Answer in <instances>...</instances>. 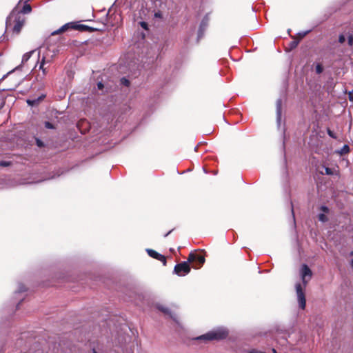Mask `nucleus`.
I'll return each mask as SVG.
<instances>
[{
    "instance_id": "1",
    "label": "nucleus",
    "mask_w": 353,
    "mask_h": 353,
    "mask_svg": "<svg viewBox=\"0 0 353 353\" xmlns=\"http://www.w3.org/2000/svg\"><path fill=\"white\" fill-rule=\"evenodd\" d=\"M300 275L303 283V286H302L300 283H296V292L299 307L302 310H304L306 305L304 290L306 285L312 278V272L307 265L303 264L302 265L300 270Z\"/></svg>"
},
{
    "instance_id": "2",
    "label": "nucleus",
    "mask_w": 353,
    "mask_h": 353,
    "mask_svg": "<svg viewBox=\"0 0 353 353\" xmlns=\"http://www.w3.org/2000/svg\"><path fill=\"white\" fill-rule=\"evenodd\" d=\"M25 23V17L17 13V9H14L6 20V28L12 27V30L16 34H19Z\"/></svg>"
},
{
    "instance_id": "3",
    "label": "nucleus",
    "mask_w": 353,
    "mask_h": 353,
    "mask_svg": "<svg viewBox=\"0 0 353 353\" xmlns=\"http://www.w3.org/2000/svg\"><path fill=\"white\" fill-rule=\"evenodd\" d=\"M228 335V331L224 327H219L212 330L205 334L198 336L196 340L212 341L221 340L226 338Z\"/></svg>"
},
{
    "instance_id": "4",
    "label": "nucleus",
    "mask_w": 353,
    "mask_h": 353,
    "mask_svg": "<svg viewBox=\"0 0 353 353\" xmlns=\"http://www.w3.org/2000/svg\"><path fill=\"white\" fill-rule=\"evenodd\" d=\"M190 271L188 263L186 261L176 264L174 267V272L177 275L181 276L188 274Z\"/></svg>"
},
{
    "instance_id": "5",
    "label": "nucleus",
    "mask_w": 353,
    "mask_h": 353,
    "mask_svg": "<svg viewBox=\"0 0 353 353\" xmlns=\"http://www.w3.org/2000/svg\"><path fill=\"white\" fill-rule=\"evenodd\" d=\"M146 252L150 257L161 261L163 265H166V259L163 255L158 253L157 252L152 249H147Z\"/></svg>"
},
{
    "instance_id": "6",
    "label": "nucleus",
    "mask_w": 353,
    "mask_h": 353,
    "mask_svg": "<svg viewBox=\"0 0 353 353\" xmlns=\"http://www.w3.org/2000/svg\"><path fill=\"white\" fill-rule=\"evenodd\" d=\"M189 262H194L196 261L199 267L202 265L205 262V258L203 255L196 254L194 253H190L188 257Z\"/></svg>"
},
{
    "instance_id": "7",
    "label": "nucleus",
    "mask_w": 353,
    "mask_h": 353,
    "mask_svg": "<svg viewBox=\"0 0 353 353\" xmlns=\"http://www.w3.org/2000/svg\"><path fill=\"white\" fill-rule=\"evenodd\" d=\"M77 26H76L73 23H68L63 25V26H61L57 30L54 31L52 33V34L54 35V34H60L61 32H63L68 30V29H77Z\"/></svg>"
},
{
    "instance_id": "8",
    "label": "nucleus",
    "mask_w": 353,
    "mask_h": 353,
    "mask_svg": "<svg viewBox=\"0 0 353 353\" xmlns=\"http://www.w3.org/2000/svg\"><path fill=\"white\" fill-rule=\"evenodd\" d=\"M281 99H278L276 101V122L278 127L279 128L281 125Z\"/></svg>"
},
{
    "instance_id": "9",
    "label": "nucleus",
    "mask_w": 353,
    "mask_h": 353,
    "mask_svg": "<svg viewBox=\"0 0 353 353\" xmlns=\"http://www.w3.org/2000/svg\"><path fill=\"white\" fill-rule=\"evenodd\" d=\"M208 18H205L201 23V25H200V28H199V37H201V35L203 34V32L205 30V28L208 26Z\"/></svg>"
},
{
    "instance_id": "10",
    "label": "nucleus",
    "mask_w": 353,
    "mask_h": 353,
    "mask_svg": "<svg viewBox=\"0 0 353 353\" xmlns=\"http://www.w3.org/2000/svg\"><path fill=\"white\" fill-rule=\"evenodd\" d=\"M32 10L31 6L29 4H26L23 6L22 9L20 11L17 10V13L19 14H28L30 13Z\"/></svg>"
},
{
    "instance_id": "11",
    "label": "nucleus",
    "mask_w": 353,
    "mask_h": 353,
    "mask_svg": "<svg viewBox=\"0 0 353 353\" xmlns=\"http://www.w3.org/2000/svg\"><path fill=\"white\" fill-rule=\"evenodd\" d=\"M36 51H37V50H31V51L24 54L22 57V61H21L22 63H26L29 60V59L31 57L32 54H34Z\"/></svg>"
},
{
    "instance_id": "12",
    "label": "nucleus",
    "mask_w": 353,
    "mask_h": 353,
    "mask_svg": "<svg viewBox=\"0 0 353 353\" xmlns=\"http://www.w3.org/2000/svg\"><path fill=\"white\" fill-rule=\"evenodd\" d=\"M39 69L42 71V74H39L37 78H40V80H42L47 74L48 70L47 68H45L42 64H39Z\"/></svg>"
},
{
    "instance_id": "13",
    "label": "nucleus",
    "mask_w": 353,
    "mask_h": 353,
    "mask_svg": "<svg viewBox=\"0 0 353 353\" xmlns=\"http://www.w3.org/2000/svg\"><path fill=\"white\" fill-rule=\"evenodd\" d=\"M349 152H350L349 146L347 145H344L342 147V148L340 150L337 151L336 152L341 155H343V154L349 153Z\"/></svg>"
},
{
    "instance_id": "14",
    "label": "nucleus",
    "mask_w": 353,
    "mask_h": 353,
    "mask_svg": "<svg viewBox=\"0 0 353 353\" xmlns=\"http://www.w3.org/2000/svg\"><path fill=\"white\" fill-rule=\"evenodd\" d=\"M45 97L44 95H42L41 97H40L39 98H38L37 99H34V100H28L27 101V103L29 104V105H33L36 103H37L39 101L42 100L43 98Z\"/></svg>"
},
{
    "instance_id": "15",
    "label": "nucleus",
    "mask_w": 353,
    "mask_h": 353,
    "mask_svg": "<svg viewBox=\"0 0 353 353\" xmlns=\"http://www.w3.org/2000/svg\"><path fill=\"white\" fill-rule=\"evenodd\" d=\"M158 308H159V310L162 311L165 314L170 315V317L173 318L172 316L171 315V313H170V312L168 308H167L165 307H163V306H158Z\"/></svg>"
},
{
    "instance_id": "16",
    "label": "nucleus",
    "mask_w": 353,
    "mask_h": 353,
    "mask_svg": "<svg viewBox=\"0 0 353 353\" xmlns=\"http://www.w3.org/2000/svg\"><path fill=\"white\" fill-rule=\"evenodd\" d=\"M319 220L321 222H325L327 221V219L325 216V213H321L319 214Z\"/></svg>"
},
{
    "instance_id": "17",
    "label": "nucleus",
    "mask_w": 353,
    "mask_h": 353,
    "mask_svg": "<svg viewBox=\"0 0 353 353\" xmlns=\"http://www.w3.org/2000/svg\"><path fill=\"white\" fill-rule=\"evenodd\" d=\"M323 67L321 64H317L316 66V72L317 74H321L323 72Z\"/></svg>"
},
{
    "instance_id": "18",
    "label": "nucleus",
    "mask_w": 353,
    "mask_h": 353,
    "mask_svg": "<svg viewBox=\"0 0 353 353\" xmlns=\"http://www.w3.org/2000/svg\"><path fill=\"white\" fill-rule=\"evenodd\" d=\"M121 83L125 86H128L130 85V81L125 78H122L121 79Z\"/></svg>"
},
{
    "instance_id": "19",
    "label": "nucleus",
    "mask_w": 353,
    "mask_h": 353,
    "mask_svg": "<svg viewBox=\"0 0 353 353\" xmlns=\"http://www.w3.org/2000/svg\"><path fill=\"white\" fill-rule=\"evenodd\" d=\"M327 134L328 135L332 137V138H334V139H336V136L335 135V134L330 129H327Z\"/></svg>"
},
{
    "instance_id": "20",
    "label": "nucleus",
    "mask_w": 353,
    "mask_h": 353,
    "mask_svg": "<svg viewBox=\"0 0 353 353\" xmlns=\"http://www.w3.org/2000/svg\"><path fill=\"white\" fill-rule=\"evenodd\" d=\"M46 59H47V55L43 54L39 64H42L43 65H44L46 63Z\"/></svg>"
},
{
    "instance_id": "21",
    "label": "nucleus",
    "mask_w": 353,
    "mask_h": 353,
    "mask_svg": "<svg viewBox=\"0 0 353 353\" xmlns=\"http://www.w3.org/2000/svg\"><path fill=\"white\" fill-rule=\"evenodd\" d=\"M45 126L46 128H48V129H52L54 128L52 124L48 121H46L45 123Z\"/></svg>"
},
{
    "instance_id": "22",
    "label": "nucleus",
    "mask_w": 353,
    "mask_h": 353,
    "mask_svg": "<svg viewBox=\"0 0 353 353\" xmlns=\"http://www.w3.org/2000/svg\"><path fill=\"white\" fill-rule=\"evenodd\" d=\"M321 210L323 212V213H327L329 211V209L327 207L325 206V205H322L321 207Z\"/></svg>"
},
{
    "instance_id": "23",
    "label": "nucleus",
    "mask_w": 353,
    "mask_h": 353,
    "mask_svg": "<svg viewBox=\"0 0 353 353\" xmlns=\"http://www.w3.org/2000/svg\"><path fill=\"white\" fill-rule=\"evenodd\" d=\"M345 37L344 35H340L339 36V41L341 43H343V42H345Z\"/></svg>"
},
{
    "instance_id": "24",
    "label": "nucleus",
    "mask_w": 353,
    "mask_h": 353,
    "mask_svg": "<svg viewBox=\"0 0 353 353\" xmlns=\"http://www.w3.org/2000/svg\"><path fill=\"white\" fill-rule=\"evenodd\" d=\"M10 163L8 161H1L0 162V165L3 166V167L8 166V165H10Z\"/></svg>"
},
{
    "instance_id": "25",
    "label": "nucleus",
    "mask_w": 353,
    "mask_h": 353,
    "mask_svg": "<svg viewBox=\"0 0 353 353\" xmlns=\"http://www.w3.org/2000/svg\"><path fill=\"white\" fill-rule=\"evenodd\" d=\"M348 43L350 46L353 45V37L352 35L349 36L348 37Z\"/></svg>"
},
{
    "instance_id": "26",
    "label": "nucleus",
    "mask_w": 353,
    "mask_h": 353,
    "mask_svg": "<svg viewBox=\"0 0 353 353\" xmlns=\"http://www.w3.org/2000/svg\"><path fill=\"white\" fill-rule=\"evenodd\" d=\"M250 353H265V352L258 350L256 349H252L250 351Z\"/></svg>"
},
{
    "instance_id": "27",
    "label": "nucleus",
    "mask_w": 353,
    "mask_h": 353,
    "mask_svg": "<svg viewBox=\"0 0 353 353\" xmlns=\"http://www.w3.org/2000/svg\"><path fill=\"white\" fill-rule=\"evenodd\" d=\"M141 26L144 29L148 28V24L145 22H141Z\"/></svg>"
},
{
    "instance_id": "28",
    "label": "nucleus",
    "mask_w": 353,
    "mask_h": 353,
    "mask_svg": "<svg viewBox=\"0 0 353 353\" xmlns=\"http://www.w3.org/2000/svg\"><path fill=\"white\" fill-rule=\"evenodd\" d=\"M37 144L39 147H42L43 145L42 141L38 139H37Z\"/></svg>"
},
{
    "instance_id": "29",
    "label": "nucleus",
    "mask_w": 353,
    "mask_h": 353,
    "mask_svg": "<svg viewBox=\"0 0 353 353\" xmlns=\"http://www.w3.org/2000/svg\"><path fill=\"white\" fill-rule=\"evenodd\" d=\"M325 173H326V174L330 175V174H332V172L331 171V170L330 168H325Z\"/></svg>"
},
{
    "instance_id": "30",
    "label": "nucleus",
    "mask_w": 353,
    "mask_h": 353,
    "mask_svg": "<svg viewBox=\"0 0 353 353\" xmlns=\"http://www.w3.org/2000/svg\"><path fill=\"white\" fill-rule=\"evenodd\" d=\"M53 56H54V55H52L50 58H48V57H47L46 63H50V62L52 61Z\"/></svg>"
},
{
    "instance_id": "31",
    "label": "nucleus",
    "mask_w": 353,
    "mask_h": 353,
    "mask_svg": "<svg viewBox=\"0 0 353 353\" xmlns=\"http://www.w3.org/2000/svg\"><path fill=\"white\" fill-rule=\"evenodd\" d=\"M97 87H98L99 89L101 90V89H102L103 88V83L101 82H99V83H97Z\"/></svg>"
},
{
    "instance_id": "32",
    "label": "nucleus",
    "mask_w": 353,
    "mask_h": 353,
    "mask_svg": "<svg viewBox=\"0 0 353 353\" xmlns=\"http://www.w3.org/2000/svg\"><path fill=\"white\" fill-rule=\"evenodd\" d=\"M309 31H307V32H303V33H300L299 34L301 36V37H304L305 36L307 33H308Z\"/></svg>"
},
{
    "instance_id": "33",
    "label": "nucleus",
    "mask_w": 353,
    "mask_h": 353,
    "mask_svg": "<svg viewBox=\"0 0 353 353\" xmlns=\"http://www.w3.org/2000/svg\"><path fill=\"white\" fill-rule=\"evenodd\" d=\"M154 16H155L156 17H161V14L160 12H157V13H155Z\"/></svg>"
},
{
    "instance_id": "34",
    "label": "nucleus",
    "mask_w": 353,
    "mask_h": 353,
    "mask_svg": "<svg viewBox=\"0 0 353 353\" xmlns=\"http://www.w3.org/2000/svg\"><path fill=\"white\" fill-rule=\"evenodd\" d=\"M350 264H351L352 268H353V259L351 261Z\"/></svg>"
},
{
    "instance_id": "35",
    "label": "nucleus",
    "mask_w": 353,
    "mask_h": 353,
    "mask_svg": "<svg viewBox=\"0 0 353 353\" xmlns=\"http://www.w3.org/2000/svg\"><path fill=\"white\" fill-rule=\"evenodd\" d=\"M170 232L171 231L168 232L167 234H165V236H167Z\"/></svg>"
},
{
    "instance_id": "36",
    "label": "nucleus",
    "mask_w": 353,
    "mask_h": 353,
    "mask_svg": "<svg viewBox=\"0 0 353 353\" xmlns=\"http://www.w3.org/2000/svg\"><path fill=\"white\" fill-rule=\"evenodd\" d=\"M296 44L297 43L296 42H294L292 45H293V46H296Z\"/></svg>"
},
{
    "instance_id": "37",
    "label": "nucleus",
    "mask_w": 353,
    "mask_h": 353,
    "mask_svg": "<svg viewBox=\"0 0 353 353\" xmlns=\"http://www.w3.org/2000/svg\"><path fill=\"white\" fill-rule=\"evenodd\" d=\"M40 56V51H38V58H39Z\"/></svg>"
},
{
    "instance_id": "38",
    "label": "nucleus",
    "mask_w": 353,
    "mask_h": 353,
    "mask_svg": "<svg viewBox=\"0 0 353 353\" xmlns=\"http://www.w3.org/2000/svg\"><path fill=\"white\" fill-rule=\"evenodd\" d=\"M273 353H276V350L274 349H272Z\"/></svg>"
},
{
    "instance_id": "39",
    "label": "nucleus",
    "mask_w": 353,
    "mask_h": 353,
    "mask_svg": "<svg viewBox=\"0 0 353 353\" xmlns=\"http://www.w3.org/2000/svg\"><path fill=\"white\" fill-rule=\"evenodd\" d=\"M93 353H97L95 350H93Z\"/></svg>"
}]
</instances>
